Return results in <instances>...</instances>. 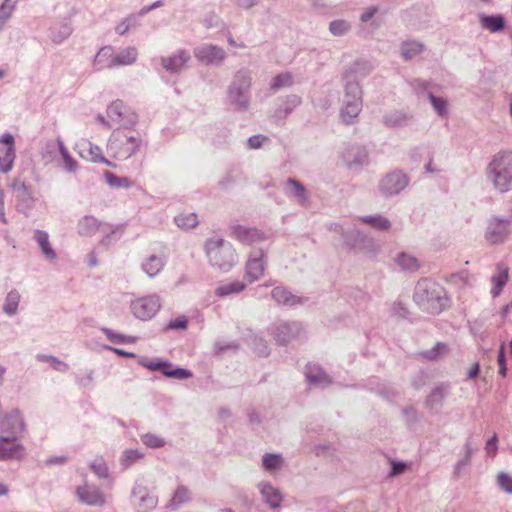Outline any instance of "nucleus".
Listing matches in <instances>:
<instances>
[{"label":"nucleus","instance_id":"33","mask_svg":"<svg viewBox=\"0 0 512 512\" xmlns=\"http://www.w3.org/2000/svg\"><path fill=\"white\" fill-rule=\"evenodd\" d=\"M245 289V284L240 281H233L227 285H221L219 286L215 293L218 296H227L233 293H239Z\"/></svg>","mask_w":512,"mask_h":512},{"label":"nucleus","instance_id":"38","mask_svg":"<svg viewBox=\"0 0 512 512\" xmlns=\"http://www.w3.org/2000/svg\"><path fill=\"white\" fill-rule=\"evenodd\" d=\"M282 458L278 454H266L263 457V466L266 470H275L282 465Z\"/></svg>","mask_w":512,"mask_h":512},{"label":"nucleus","instance_id":"26","mask_svg":"<svg viewBox=\"0 0 512 512\" xmlns=\"http://www.w3.org/2000/svg\"><path fill=\"white\" fill-rule=\"evenodd\" d=\"M114 58H116V55H114L113 48L111 46H104L96 54L94 65L97 66L98 69L110 68L107 63L110 60H114Z\"/></svg>","mask_w":512,"mask_h":512},{"label":"nucleus","instance_id":"35","mask_svg":"<svg viewBox=\"0 0 512 512\" xmlns=\"http://www.w3.org/2000/svg\"><path fill=\"white\" fill-rule=\"evenodd\" d=\"M104 178L105 181L112 187H123V188H129L131 187L132 183L131 181L126 177H117L113 173L109 171L104 172Z\"/></svg>","mask_w":512,"mask_h":512},{"label":"nucleus","instance_id":"40","mask_svg":"<svg viewBox=\"0 0 512 512\" xmlns=\"http://www.w3.org/2000/svg\"><path fill=\"white\" fill-rule=\"evenodd\" d=\"M142 442L151 448H159L165 445L164 439L154 434H145L142 436Z\"/></svg>","mask_w":512,"mask_h":512},{"label":"nucleus","instance_id":"49","mask_svg":"<svg viewBox=\"0 0 512 512\" xmlns=\"http://www.w3.org/2000/svg\"><path fill=\"white\" fill-rule=\"evenodd\" d=\"M139 458H141V455L139 452H137L135 450H127L123 453L122 462L126 466H129L131 463H133L135 460H137Z\"/></svg>","mask_w":512,"mask_h":512},{"label":"nucleus","instance_id":"27","mask_svg":"<svg viewBox=\"0 0 512 512\" xmlns=\"http://www.w3.org/2000/svg\"><path fill=\"white\" fill-rule=\"evenodd\" d=\"M100 224L92 216L83 217L78 223V232L81 235L88 236L98 231Z\"/></svg>","mask_w":512,"mask_h":512},{"label":"nucleus","instance_id":"11","mask_svg":"<svg viewBox=\"0 0 512 512\" xmlns=\"http://www.w3.org/2000/svg\"><path fill=\"white\" fill-rule=\"evenodd\" d=\"M232 236L243 244L251 245L264 241L266 235L257 229L237 225L233 228Z\"/></svg>","mask_w":512,"mask_h":512},{"label":"nucleus","instance_id":"14","mask_svg":"<svg viewBox=\"0 0 512 512\" xmlns=\"http://www.w3.org/2000/svg\"><path fill=\"white\" fill-rule=\"evenodd\" d=\"M407 185V179L401 172L388 174L381 182V190L387 194H395Z\"/></svg>","mask_w":512,"mask_h":512},{"label":"nucleus","instance_id":"60","mask_svg":"<svg viewBox=\"0 0 512 512\" xmlns=\"http://www.w3.org/2000/svg\"><path fill=\"white\" fill-rule=\"evenodd\" d=\"M404 469H405L404 463H396V462L392 463V475L400 474L404 471Z\"/></svg>","mask_w":512,"mask_h":512},{"label":"nucleus","instance_id":"55","mask_svg":"<svg viewBox=\"0 0 512 512\" xmlns=\"http://www.w3.org/2000/svg\"><path fill=\"white\" fill-rule=\"evenodd\" d=\"M170 377L178 378V379H186L192 377V373L189 370L177 368L173 369V372L170 373Z\"/></svg>","mask_w":512,"mask_h":512},{"label":"nucleus","instance_id":"6","mask_svg":"<svg viewBox=\"0 0 512 512\" xmlns=\"http://www.w3.org/2000/svg\"><path fill=\"white\" fill-rule=\"evenodd\" d=\"M107 116L113 123L124 127L134 126L138 122V115L121 100H116L108 106Z\"/></svg>","mask_w":512,"mask_h":512},{"label":"nucleus","instance_id":"15","mask_svg":"<svg viewBox=\"0 0 512 512\" xmlns=\"http://www.w3.org/2000/svg\"><path fill=\"white\" fill-rule=\"evenodd\" d=\"M264 273L263 253L258 252L250 257L246 264V279L252 283L258 280Z\"/></svg>","mask_w":512,"mask_h":512},{"label":"nucleus","instance_id":"10","mask_svg":"<svg viewBox=\"0 0 512 512\" xmlns=\"http://www.w3.org/2000/svg\"><path fill=\"white\" fill-rule=\"evenodd\" d=\"M24 451V447L17 441L16 437H0V460L20 458L24 455Z\"/></svg>","mask_w":512,"mask_h":512},{"label":"nucleus","instance_id":"12","mask_svg":"<svg viewBox=\"0 0 512 512\" xmlns=\"http://www.w3.org/2000/svg\"><path fill=\"white\" fill-rule=\"evenodd\" d=\"M509 234V223L505 220L494 219L490 222L486 232V239L491 244H498L505 240Z\"/></svg>","mask_w":512,"mask_h":512},{"label":"nucleus","instance_id":"34","mask_svg":"<svg viewBox=\"0 0 512 512\" xmlns=\"http://www.w3.org/2000/svg\"><path fill=\"white\" fill-rule=\"evenodd\" d=\"M20 302V295L16 291H11L7 294L3 310L8 315L16 313Z\"/></svg>","mask_w":512,"mask_h":512},{"label":"nucleus","instance_id":"41","mask_svg":"<svg viewBox=\"0 0 512 512\" xmlns=\"http://www.w3.org/2000/svg\"><path fill=\"white\" fill-rule=\"evenodd\" d=\"M497 483L502 490L507 493H512V476L505 472H500L497 475Z\"/></svg>","mask_w":512,"mask_h":512},{"label":"nucleus","instance_id":"19","mask_svg":"<svg viewBox=\"0 0 512 512\" xmlns=\"http://www.w3.org/2000/svg\"><path fill=\"white\" fill-rule=\"evenodd\" d=\"M77 496L79 500L88 505H103L104 497L101 492L88 485L81 486L77 489Z\"/></svg>","mask_w":512,"mask_h":512},{"label":"nucleus","instance_id":"4","mask_svg":"<svg viewBox=\"0 0 512 512\" xmlns=\"http://www.w3.org/2000/svg\"><path fill=\"white\" fill-rule=\"evenodd\" d=\"M141 139L131 132L116 131L108 143V150L116 159H127L136 153L140 147Z\"/></svg>","mask_w":512,"mask_h":512},{"label":"nucleus","instance_id":"28","mask_svg":"<svg viewBox=\"0 0 512 512\" xmlns=\"http://www.w3.org/2000/svg\"><path fill=\"white\" fill-rule=\"evenodd\" d=\"M175 223L179 228L188 230L195 228L199 221L197 214L183 212L175 216Z\"/></svg>","mask_w":512,"mask_h":512},{"label":"nucleus","instance_id":"54","mask_svg":"<svg viewBox=\"0 0 512 512\" xmlns=\"http://www.w3.org/2000/svg\"><path fill=\"white\" fill-rule=\"evenodd\" d=\"M265 140H267L266 137L261 136V135H255L248 139V145L252 149H257V148L261 147L263 141H265Z\"/></svg>","mask_w":512,"mask_h":512},{"label":"nucleus","instance_id":"30","mask_svg":"<svg viewBox=\"0 0 512 512\" xmlns=\"http://www.w3.org/2000/svg\"><path fill=\"white\" fill-rule=\"evenodd\" d=\"M306 377L313 383H330L328 376L317 366L308 365L306 367Z\"/></svg>","mask_w":512,"mask_h":512},{"label":"nucleus","instance_id":"36","mask_svg":"<svg viewBox=\"0 0 512 512\" xmlns=\"http://www.w3.org/2000/svg\"><path fill=\"white\" fill-rule=\"evenodd\" d=\"M423 50V45L418 42H405L402 45L403 58L408 60L419 54Z\"/></svg>","mask_w":512,"mask_h":512},{"label":"nucleus","instance_id":"9","mask_svg":"<svg viewBox=\"0 0 512 512\" xmlns=\"http://www.w3.org/2000/svg\"><path fill=\"white\" fill-rule=\"evenodd\" d=\"M15 160L14 138L5 134L0 139V170L7 173L12 169Z\"/></svg>","mask_w":512,"mask_h":512},{"label":"nucleus","instance_id":"5","mask_svg":"<svg viewBox=\"0 0 512 512\" xmlns=\"http://www.w3.org/2000/svg\"><path fill=\"white\" fill-rule=\"evenodd\" d=\"M160 299L157 295H148L137 298L131 302L130 308L135 317L140 320H149L160 310Z\"/></svg>","mask_w":512,"mask_h":512},{"label":"nucleus","instance_id":"1","mask_svg":"<svg viewBox=\"0 0 512 512\" xmlns=\"http://www.w3.org/2000/svg\"><path fill=\"white\" fill-rule=\"evenodd\" d=\"M414 297L421 308L432 314L440 313L448 305L443 286L430 279H422L417 283Z\"/></svg>","mask_w":512,"mask_h":512},{"label":"nucleus","instance_id":"17","mask_svg":"<svg viewBox=\"0 0 512 512\" xmlns=\"http://www.w3.org/2000/svg\"><path fill=\"white\" fill-rule=\"evenodd\" d=\"M192 499L191 490L185 485H178L169 499L166 507L171 510H177L183 505L189 503Z\"/></svg>","mask_w":512,"mask_h":512},{"label":"nucleus","instance_id":"63","mask_svg":"<svg viewBox=\"0 0 512 512\" xmlns=\"http://www.w3.org/2000/svg\"><path fill=\"white\" fill-rule=\"evenodd\" d=\"M256 3V0H238V5L243 8H250Z\"/></svg>","mask_w":512,"mask_h":512},{"label":"nucleus","instance_id":"46","mask_svg":"<svg viewBox=\"0 0 512 512\" xmlns=\"http://www.w3.org/2000/svg\"><path fill=\"white\" fill-rule=\"evenodd\" d=\"M445 398V391L442 388H436L431 392V394L428 397V403L431 406L437 405L443 401Z\"/></svg>","mask_w":512,"mask_h":512},{"label":"nucleus","instance_id":"51","mask_svg":"<svg viewBox=\"0 0 512 512\" xmlns=\"http://www.w3.org/2000/svg\"><path fill=\"white\" fill-rule=\"evenodd\" d=\"M498 365H499V374H501L503 377H505L506 373H507V367H506V363H505V352H504L503 345L499 349Z\"/></svg>","mask_w":512,"mask_h":512},{"label":"nucleus","instance_id":"7","mask_svg":"<svg viewBox=\"0 0 512 512\" xmlns=\"http://www.w3.org/2000/svg\"><path fill=\"white\" fill-rule=\"evenodd\" d=\"M344 99V106L341 111L342 119L349 123L353 118L357 117L361 111V90L358 84H349Z\"/></svg>","mask_w":512,"mask_h":512},{"label":"nucleus","instance_id":"20","mask_svg":"<svg viewBox=\"0 0 512 512\" xmlns=\"http://www.w3.org/2000/svg\"><path fill=\"white\" fill-rule=\"evenodd\" d=\"M137 55L138 52L136 48L127 47L126 49L122 50L118 55H116V58H114V60H110L107 64L109 65V67L131 65L136 61Z\"/></svg>","mask_w":512,"mask_h":512},{"label":"nucleus","instance_id":"13","mask_svg":"<svg viewBox=\"0 0 512 512\" xmlns=\"http://www.w3.org/2000/svg\"><path fill=\"white\" fill-rule=\"evenodd\" d=\"M80 154L84 159L91 162L104 163L108 166L115 167L112 162L103 156L101 148L89 141H84L80 144Z\"/></svg>","mask_w":512,"mask_h":512},{"label":"nucleus","instance_id":"44","mask_svg":"<svg viewBox=\"0 0 512 512\" xmlns=\"http://www.w3.org/2000/svg\"><path fill=\"white\" fill-rule=\"evenodd\" d=\"M366 223H369L373 227L380 230H387L390 227V222L388 219L384 217H369L364 220Z\"/></svg>","mask_w":512,"mask_h":512},{"label":"nucleus","instance_id":"8","mask_svg":"<svg viewBox=\"0 0 512 512\" xmlns=\"http://www.w3.org/2000/svg\"><path fill=\"white\" fill-rule=\"evenodd\" d=\"M25 429L23 418L18 410L11 411L0 420L2 436L16 437Z\"/></svg>","mask_w":512,"mask_h":512},{"label":"nucleus","instance_id":"18","mask_svg":"<svg viewBox=\"0 0 512 512\" xmlns=\"http://www.w3.org/2000/svg\"><path fill=\"white\" fill-rule=\"evenodd\" d=\"M133 497L134 505L139 512H146L157 504V498L149 495L145 488H136L133 492Z\"/></svg>","mask_w":512,"mask_h":512},{"label":"nucleus","instance_id":"42","mask_svg":"<svg viewBox=\"0 0 512 512\" xmlns=\"http://www.w3.org/2000/svg\"><path fill=\"white\" fill-rule=\"evenodd\" d=\"M60 153L62 155L66 170L73 172L76 170L77 163L76 161L69 155L66 147L63 144H60Z\"/></svg>","mask_w":512,"mask_h":512},{"label":"nucleus","instance_id":"22","mask_svg":"<svg viewBox=\"0 0 512 512\" xmlns=\"http://www.w3.org/2000/svg\"><path fill=\"white\" fill-rule=\"evenodd\" d=\"M260 490L266 503L269 504L272 508H276L280 505L282 501V495L277 489L272 487L270 484H262Z\"/></svg>","mask_w":512,"mask_h":512},{"label":"nucleus","instance_id":"43","mask_svg":"<svg viewBox=\"0 0 512 512\" xmlns=\"http://www.w3.org/2000/svg\"><path fill=\"white\" fill-rule=\"evenodd\" d=\"M349 24L344 20H336L330 23V31L333 35H343L349 29Z\"/></svg>","mask_w":512,"mask_h":512},{"label":"nucleus","instance_id":"24","mask_svg":"<svg viewBox=\"0 0 512 512\" xmlns=\"http://www.w3.org/2000/svg\"><path fill=\"white\" fill-rule=\"evenodd\" d=\"M142 267L149 277H154L163 269L164 261L161 257L153 255L143 262Z\"/></svg>","mask_w":512,"mask_h":512},{"label":"nucleus","instance_id":"47","mask_svg":"<svg viewBox=\"0 0 512 512\" xmlns=\"http://www.w3.org/2000/svg\"><path fill=\"white\" fill-rule=\"evenodd\" d=\"M94 473L99 477H106L108 474V468L106 463L102 459H97L91 466Z\"/></svg>","mask_w":512,"mask_h":512},{"label":"nucleus","instance_id":"31","mask_svg":"<svg viewBox=\"0 0 512 512\" xmlns=\"http://www.w3.org/2000/svg\"><path fill=\"white\" fill-rule=\"evenodd\" d=\"M481 25L491 32H497L503 29L504 19L501 16H484L481 18Z\"/></svg>","mask_w":512,"mask_h":512},{"label":"nucleus","instance_id":"37","mask_svg":"<svg viewBox=\"0 0 512 512\" xmlns=\"http://www.w3.org/2000/svg\"><path fill=\"white\" fill-rule=\"evenodd\" d=\"M292 82V75L290 73H282L273 78L271 82V89L278 90L280 88L290 86Z\"/></svg>","mask_w":512,"mask_h":512},{"label":"nucleus","instance_id":"64","mask_svg":"<svg viewBox=\"0 0 512 512\" xmlns=\"http://www.w3.org/2000/svg\"><path fill=\"white\" fill-rule=\"evenodd\" d=\"M479 373V364L475 363L469 370L468 377L475 378Z\"/></svg>","mask_w":512,"mask_h":512},{"label":"nucleus","instance_id":"57","mask_svg":"<svg viewBox=\"0 0 512 512\" xmlns=\"http://www.w3.org/2000/svg\"><path fill=\"white\" fill-rule=\"evenodd\" d=\"M236 80L239 81L240 89L244 92L248 91L250 87V79L244 75H237Z\"/></svg>","mask_w":512,"mask_h":512},{"label":"nucleus","instance_id":"23","mask_svg":"<svg viewBox=\"0 0 512 512\" xmlns=\"http://www.w3.org/2000/svg\"><path fill=\"white\" fill-rule=\"evenodd\" d=\"M508 281V268L504 266L497 267V273L492 277V283L494 287L491 290V293L494 297L500 294V291L505 286Z\"/></svg>","mask_w":512,"mask_h":512},{"label":"nucleus","instance_id":"16","mask_svg":"<svg viewBox=\"0 0 512 512\" xmlns=\"http://www.w3.org/2000/svg\"><path fill=\"white\" fill-rule=\"evenodd\" d=\"M196 57L205 63H219L224 59L223 49L213 46L205 45L196 50Z\"/></svg>","mask_w":512,"mask_h":512},{"label":"nucleus","instance_id":"52","mask_svg":"<svg viewBox=\"0 0 512 512\" xmlns=\"http://www.w3.org/2000/svg\"><path fill=\"white\" fill-rule=\"evenodd\" d=\"M497 436L493 435L485 445L486 453L492 457L496 455L497 452Z\"/></svg>","mask_w":512,"mask_h":512},{"label":"nucleus","instance_id":"25","mask_svg":"<svg viewBox=\"0 0 512 512\" xmlns=\"http://www.w3.org/2000/svg\"><path fill=\"white\" fill-rule=\"evenodd\" d=\"M34 239L37 241L43 254L47 258L54 259L56 257L55 251L52 249L50 245L49 236L45 231L36 230L34 233Z\"/></svg>","mask_w":512,"mask_h":512},{"label":"nucleus","instance_id":"39","mask_svg":"<svg viewBox=\"0 0 512 512\" xmlns=\"http://www.w3.org/2000/svg\"><path fill=\"white\" fill-rule=\"evenodd\" d=\"M103 331L106 337L114 343H134L136 341V338L133 336H125L122 334H118L110 329H104Z\"/></svg>","mask_w":512,"mask_h":512},{"label":"nucleus","instance_id":"61","mask_svg":"<svg viewBox=\"0 0 512 512\" xmlns=\"http://www.w3.org/2000/svg\"><path fill=\"white\" fill-rule=\"evenodd\" d=\"M111 350L113 352H115L116 354L120 355V356L129 357V358H134L135 357V354L133 352H128V351H125L123 349L111 348Z\"/></svg>","mask_w":512,"mask_h":512},{"label":"nucleus","instance_id":"53","mask_svg":"<svg viewBox=\"0 0 512 512\" xmlns=\"http://www.w3.org/2000/svg\"><path fill=\"white\" fill-rule=\"evenodd\" d=\"M41 359L51 362L53 364V367L59 371H65L68 368L67 364L52 356H42Z\"/></svg>","mask_w":512,"mask_h":512},{"label":"nucleus","instance_id":"62","mask_svg":"<svg viewBox=\"0 0 512 512\" xmlns=\"http://www.w3.org/2000/svg\"><path fill=\"white\" fill-rule=\"evenodd\" d=\"M376 13V8H369L366 12H364L361 16V20L363 22L368 21L370 18L373 17V15Z\"/></svg>","mask_w":512,"mask_h":512},{"label":"nucleus","instance_id":"45","mask_svg":"<svg viewBox=\"0 0 512 512\" xmlns=\"http://www.w3.org/2000/svg\"><path fill=\"white\" fill-rule=\"evenodd\" d=\"M13 10V1L5 0V2L0 7V29L2 28L4 22L10 17Z\"/></svg>","mask_w":512,"mask_h":512},{"label":"nucleus","instance_id":"29","mask_svg":"<svg viewBox=\"0 0 512 512\" xmlns=\"http://www.w3.org/2000/svg\"><path fill=\"white\" fill-rule=\"evenodd\" d=\"M398 265L408 271H417L420 267L418 259L410 254L401 253L396 258Z\"/></svg>","mask_w":512,"mask_h":512},{"label":"nucleus","instance_id":"32","mask_svg":"<svg viewBox=\"0 0 512 512\" xmlns=\"http://www.w3.org/2000/svg\"><path fill=\"white\" fill-rule=\"evenodd\" d=\"M272 297L278 303L285 305H294L297 303L296 297L281 287H276L272 290Z\"/></svg>","mask_w":512,"mask_h":512},{"label":"nucleus","instance_id":"2","mask_svg":"<svg viewBox=\"0 0 512 512\" xmlns=\"http://www.w3.org/2000/svg\"><path fill=\"white\" fill-rule=\"evenodd\" d=\"M487 178L500 192L512 189V151L494 155L487 168Z\"/></svg>","mask_w":512,"mask_h":512},{"label":"nucleus","instance_id":"58","mask_svg":"<svg viewBox=\"0 0 512 512\" xmlns=\"http://www.w3.org/2000/svg\"><path fill=\"white\" fill-rule=\"evenodd\" d=\"M145 367H147L149 370H152V371H155V370H160L162 367L163 368H168L169 367V363H166V362H148L146 364H144Z\"/></svg>","mask_w":512,"mask_h":512},{"label":"nucleus","instance_id":"21","mask_svg":"<svg viewBox=\"0 0 512 512\" xmlns=\"http://www.w3.org/2000/svg\"><path fill=\"white\" fill-rule=\"evenodd\" d=\"M189 59V55L181 51L171 57L164 58L162 60L163 67L171 72H178L187 62Z\"/></svg>","mask_w":512,"mask_h":512},{"label":"nucleus","instance_id":"48","mask_svg":"<svg viewBox=\"0 0 512 512\" xmlns=\"http://www.w3.org/2000/svg\"><path fill=\"white\" fill-rule=\"evenodd\" d=\"M430 100L432 102L433 107L439 113V115L443 116L446 114L447 103L444 99L430 95Z\"/></svg>","mask_w":512,"mask_h":512},{"label":"nucleus","instance_id":"3","mask_svg":"<svg viewBox=\"0 0 512 512\" xmlns=\"http://www.w3.org/2000/svg\"><path fill=\"white\" fill-rule=\"evenodd\" d=\"M205 250L210 263L220 270H229L237 262L235 249L223 239H209L206 242Z\"/></svg>","mask_w":512,"mask_h":512},{"label":"nucleus","instance_id":"50","mask_svg":"<svg viewBox=\"0 0 512 512\" xmlns=\"http://www.w3.org/2000/svg\"><path fill=\"white\" fill-rule=\"evenodd\" d=\"M288 184L294 189L296 196L300 201L305 199V189L304 187L295 180L289 179Z\"/></svg>","mask_w":512,"mask_h":512},{"label":"nucleus","instance_id":"59","mask_svg":"<svg viewBox=\"0 0 512 512\" xmlns=\"http://www.w3.org/2000/svg\"><path fill=\"white\" fill-rule=\"evenodd\" d=\"M187 326V320L186 319H176L175 321L171 322L169 324L170 328L173 329H184Z\"/></svg>","mask_w":512,"mask_h":512},{"label":"nucleus","instance_id":"56","mask_svg":"<svg viewBox=\"0 0 512 512\" xmlns=\"http://www.w3.org/2000/svg\"><path fill=\"white\" fill-rule=\"evenodd\" d=\"M130 18H126L123 21H121L115 28L116 32L119 35H124L130 28Z\"/></svg>","mask_w":512,"mask_h":512}]
</instances>
